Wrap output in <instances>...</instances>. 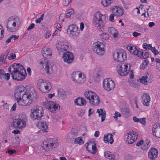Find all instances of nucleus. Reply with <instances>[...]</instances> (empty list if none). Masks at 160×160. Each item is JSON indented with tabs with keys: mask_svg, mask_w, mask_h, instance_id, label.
I'll return each instance as SVG.
<instances>
[{
	"mask_svg": "<svg viewBox=\"0 0 160 160\" xmlns=\"http://www.w3.org/2000/svg\"><path fill=\"white\" fill-rule=\"evenodd\" d=\"M16 57V55L15 53H11L9 55L8 57V59L11 60H12L15 59Z\"/></svg>",
	"mask_w": 160,
	"mask_h": 160,
	"instance_id": "obj_51",
	"label": "nucleus"
},
{
	"mask_svg": "<svg viewBox=\"0 0 160 160\" xmlns=\"http://www.w3.org/2000/svg\"><path fill=\"white\" fill-rule=\"evenodd\" d=\"M153 135L157 138H160V131L158 130H153Z\"/></svg>",
	"mask_w": 160,
	"mask_h": 160,
	"instance_id": "obj_46",
	"label": "nucleus"
},
{
	"mask_svg": "<svg viewBox=\"0 0 160 160\" xmlns=\"http://www.w3.org/2000/svg\"><path fill=\"white\" fill-rule=\"evenodd\" d=\"M149 62L147 59H145L142 61V63L140 66V68L141 69H144L146 68L148 66Z\"/></svg>",
	"mask_w": 160,
	"mask_h": 160,
	"instance_id": "obj_38",
	"label": "nucleus"
},
{
	"mask_svg": "<svg viewBox=\"0 0 160 160\" xmlns=\"http://www.w3.org/2000/svg\"><path fill=\"white\" fill-rule=\"evenodd\" d=\"M148 76H143L140 79V82L144 84L145 85H146L148 84V81L147 79L148 78Z\"/></svg>",
	"mask_w": 160,
	"mask_h": 160,
	"instance_id": "obj_43",
	"label": "nucleus"
},
{
	"mask_svg": "<svg viewBox=\"0 0 160 160\" xmlns=\"http://www.w3.org/2000/svg\"><path fill=\"white\" fill-rule=\"evenodd\" d=\"M103 84L104 89L108 91L113 89L115 86L114 82L110 78L104 79L103 81Z\"/></svg>",
	"mask_w": 160,
	"mask_h": 160,
	"instance_id": "obj_14",
	"label": "nucleus"
},
{
	"mask_svg": "<svg viewBox=\"0 0 160 160\" xmlns=\"http://www.w3.org/2000/svg\"><path fill=\"white\" fill-rule=\"evenodd\" d=\"M30 116L34 120H40L44 115L42 108L38 106H34L31 109Z\"/></svg>",
	"mask_w": 160,
	"mask_h": 160,
	"instance_id": "obj_6",
	"label": "nucleus"
},
{
	"mask_svg": "<svg viewBox=\"0 0 160 160\" xmlns=\"http://www.w3.org/2000/svg\"><path fill=\"white\" fill-rule=\"evenodd\" d=\"M113 135L111 133L105 134L103 138V140L105 143L108 142L110 144H112L113 142Z\"/></svg>",
	"mask_w": 160,
	"mask_h": 160,
	"instance_id": "obj_25",
	"label": "nucleus"
},
{
	"mask_svg": "<svg viewBox=\"0 0 160 160\" xmlns=\"http://www.w3.org/2000/svg\"><path fill=\"white\" fill-rule=\"evenodd\" d=\"M74 103L77 106H84L86 105V102L84 98L79 97L75 99Z\"/></svg>",
	"mask_w": 160,
	"mask_h": 160,
	"instance_id": "obj_26",
	"label": "nucleus"
},
{
	"mask_svg": "<svg viewBox=\"0 0 160 160\" xmlns=\"http://www.w3.org/2000/svg\"><path fill=\"white\" fill-rule=\"evenodd\" d=\"M112 11L115 16L118 17H121L124 13L122 9L121 8L117 6L113 8Z\"/></svg>",
	"mask_w": 160,
	"mask_h": 160,
	"instance_id": "obj_24",
	"label": "nucleus"
},
{
	"mask_svg": "<svg viewBox=\"0 0 160 160\" xmlns=\"http://www.w3.org/2000/svg\"><path fill=\"white\" fill-rule=\"evenodd\" d=\"M106 18V16L100 13L99 12H96L94 15L93 19V23L97 29L99 31H102L105 23L104 21Z\"/></svg>",
	"mask_w": 160,
	"mask_h": 160,
	"instance_id": "obj_2",
	"label": "nucleus"
},
{
	"mask_svg": "<svg viewBox=\"0 0 160 160\" xmlns=\"http://www.w3.org/2000/svg\"><path fill=\"white\" fill-rule=\"evenodd\" d=\"M38 88L43 92H48L52 88L50 82L46 80L40 79L38 81Z\"/></svg>",
	"mask_w": 160,
	"mask_h": 160,
	"instance_id": "obj_7",
	"label": "nucleus"
},
{
	"mask_svg": "<svg viewBox=\"0 0 160 160\" xmlns=\"http://www.w3.org/2000/svg\"><path fill=\"white\" fill-rule=\"evenodd\" d=\"M152 46V45L151 44H148L146 43H144L142 45L143 48L146 50H150Z\"/></svg>",
	"mask_w": 160,
	"mask_h": 160,
	"instance_id": "obj_47",
	"label": "nucleus"
},
{
	"mask_svg": "<svg viewBox=\"0 0 160 160\" xmlns=\"http://www.w3.org/2000/svg\"><path fill=\"white\" fill-rule=\"evenodd\" d=\"M158 152L157 149L155 148H152L148 153V157L152 160L155 159L157 157Z\"/></svg>",
	"mask_w": 160,
	"mask_h": 160,
	"instance_id": "obj_23",
	"label": "nucleus"
},
{
	"mask_svg": "<svg viewBox=\"0 0 160 160\" xmlns=\"http://www.w3.org/2000/svg\"><path fill=\"white\" fill-rule=\"evenodd\" d=\"M10 51V49H8L5 52V53L3 54V56L6 58L7 57V56L8 54L9 53Z\"/></svg>",
	"mask_w": 160,
	"mask_h": 160,
	"instance_id": "obj_64",
	"label": "nucleus"
},
{
	"mask_svg": "<svg viewBox=\"0 0 160 160\" xmlns=\"http://www.w3.org/2000/svg\"><path fill=\"white\" fill-rule=\"evenodd\" d=\"M80 76H79V80L78 81V83H82L86 80L85 76L82 73L80 72Z\"/></svg>",
	"mask_w": 160,
	"mask_h": 160,
	"instance_id": "obj_40",
	"label": "nucleus"
},
{
	"mask_svg": "<svg viewBox=\"0 0 160 160\" xmlns=\"http://www.w3.org/2000/svg\"><path fill=\"white\" fill-rule=\"evenodd\" d=\"M144 141L143 140H141L139 142H138L136 146L138 147L140 146L143 143Z\"/></svg>",
	"mask_w": 160,
	"mask_h": 160,
	"instance_id": "obj_59",
	"label": "nucleus"
},
{
	"mask_svg": "<svg viewBox=\"0 0 160 160\" xmlns=\"http://www.w3.org/2000/svg\"><path fill=\"white\" fill-rule=\"evenodd\" d=\"M142 100L144 105L146 106H149V103L150 101V98L149 95L144 93L142 96Z\"/></svg>",
	"mask_w": 160,
	"mask_h": 160,
	"instance_id": "obj_30",
	"label": "nucleus"
},
{
	"mask_svg": "<svg viewBox=\"0 0 160 160\" xmlns=\"http://www.w3.org/2000/svg\"><path fill=\"white\" fill-rule=\"evenodd\" d=\"M106 115V112L104 110V112H101L100 114H99V116L101 115V122H103L105 120V118L106 117L105 116Z\"/></svg>",
	"mask_w": 160,
	"mask_h": 160,
	"instance_id": "obj_49",
	"label": "nucleus"
},
{
	"mask_svg": "<svg viewBox=\"0 0 160 160\" xmlns=\"http://www.w3.org/2000/svg\"><path fill=\"white\" fill-rule=\"evenodd\" d=\"M104 156L111 160H114L115 158V156L111 152L108 151L105 152Z\"/></svg>",
	"mask_w": 160,
	"mask_h": 160,
	"instance_id": "obj_37",
	"label": "nucleus"
},
{
	"mask_svg": "<svg viewBox=\"0 0 160 160\" xmlns=\"http://www.w3.org/2000/svg\"><path fill=\"white\" fill-rule=\"evenodd\" d=\"M38 123L37 126L39 129L45 132L48 131V127L46 122H42L40 123V122H38Z\"/></svg>",
	"mask_w": 160,
	"mask_h": 160,
	"instance_id": "obj_29",
	"label": "nucleus"
},
{
	"mask_svg": "<svg viewBox=\"0 0 160 160\" xmlns=\"http://www.w3.org/2000/svg\"><path fill=\"white\" fill-rule=\"evenodd\" d=\"M74 13V10L73 9L71 8L67 10L66 12V17L67 18H69Z\"/></svg>",
	"mask_w": 160,
	"mask_h": 160,
	"instance_id": "obj_41",
	"label": "nucleus"
},
{
	"mask_svg": "<svg viewBox=\"0 0 160 160\" xmlns=\"http://www.w3.org/2000/svg\"><path fill=\"white\" fill-rule=\"evenodd\" d=\"M141 34L139 33H138L136 32H134L132 33V35L134 37H137L139 36H140Z\"/></svg>",
	"mask_w": 160,
	"mask_h": 160,
	"instance_id": "obj_57",
	"label": "nucleus"
},
{
	"mask_svg": "<svg viewBox=\"0 0 160 160\" xmlns=\"http://www.w3.org/2000/svg\"><path fill=\"white\" fill-rule=\"evenodd\" d=\"M121 116V115L120 113L117 112H116L114 114V116H113V118L116 120H117L118 117H120Z\"/></svg>",
	"mask_w": 160,
	"mask_h": 160,
	"instance_id": "obj_52",
	"label": "nucleus"
},
{
	"mask_svg": "<svg viewBox=\"0 0 160 160\" xmlns=\"http://www.w3.org/2000/svg\"><path fill=\"white\" fill-rule=\"evenodd\" d=\"M62 58L64 62L68 64L71 63L74 59L73 53L67 51L63 53Z\"/></svg>",
	"mask_w": 160,
	"mask_h": 160,
	"instance_id": "obj_17",
	"label": "nucleus"
},
{
	"mask_svg": "<svg viewBox=\"0 0 160 160\" xmlns=\"http://www.w3.org/2000/svg\"><path fill=\"white\" fill-rule=\"evenodd\" d=\"M123 114L126 115V117H127L129 114V110L127 108H124L121 110Z\"/></svg>",
	"mask_w": 160,
	"mask_h": 160,
	"instance_id": "obj_44",
	"label": "nucleus"
},
{
	"mask_svg": "<svg viewBox=\"0 0 160 160\" xmlns=\"http://www.w3.org/2000/svg\"><path fill=\"white\" fill-rule=\"evenodd\" d=\"M20 21L19 18L18 17L12 16L10 17L6 23L7 30L12 32L16 31V27L19 24Z\"/></svg>",
	"mask_w": 160,
	"mask_h": 160,
	"instance_id": "obj_4",
	"label": "nucleus"
},
{
	"mask_svg": "<svg viewBox=\"0 0 160 160\" xmlns=\"http://www.w3.org/2000/svg\"><path fill=\"white\" fill-rule=\"evenodd\" d=\"M89 102L90 104L92 106H97L98 105L100 102V100L97 94L94 96V98L92 99H91L89 101Z\"/></svg>",
	"mask_w": 160,
	"mask_h": 160,
	"instance_id": "obj_27",
	"label": "nucleus"
},
{
	"mask_svg": "<svg viewBox=\"0 0 160 160\" xmlns=\"http://www.w3.org/2000/svg\"><path fill=\"white\" fill-rule=\"evenodd\" d=\"M100 38L104 40H107L109 39V35L106 33H103L99 35Z\"/></svg>",
	"mask_w": 160,
	"mask_h": 160,
	"instance_id": "obj_42",
	"label": "nucleus"
},
{
	"mask_svg": "<svg viewBox=\"0 0 160 160\" xmlns=\"http://www.w3.org/2000/svg\"><path fill=\"white\" fill-rule=\"evenodd\" d=\"M84 112L82 110L79 111L78 112V116L82 117L83 116Z\"/></svg>",
	"mask_w": 160,
	"mask_h": 160,
	"instance_id": "obj_61",
	"label": "nucleus"
},
{
	"mask_svg": "<svg viewBox=\"0 0 160 160\" xmlns=\"http://www.w3.org/2000/svg\"><path fill=\"white\" fill-rule=\"evenodd\" d=\"M150 142L148 140L146 141L145 142L144 144L143 147L142 148L143 150L147 149L150 146L149 145V143Z\"/></svg>",
	"mask_w": 160,
	"mask_h": 160,
	"instance_id": "obj_48",
	"label": "nucleus"
},
{
	"mask_svg": "<svg viewBox=\"0 0 160 160\" xmlns=\"http://www.w3.org/2000/svg\"><path fill=\"white\" fill-rule=\"evenodd\" d=\"M14 96L19 105L26 106L30 105L36 99L37 95L35 91L27 90L23 86H19L15 89Z\"/></svg>",
	"mask_w": 160,
	"mask_h": 160,
	"instance_id": "obj_1",
	"label": "nucleus"
},
{
	"mask_svg": "<svg viewBox=\"0 0 160 160\" xmlns=\"http://www.w3.org/2000/svg\"><path fill=\"white\" fill-rule=\"evenodd\" d=\"M153 130H158L160 131V126H158L157 125H154L153 126Z\"/></svg>",
	"mask_w": 160,
	"mask_h": 160,
	"instance_id": "obj_58",
	"label": "nucleus"
},
{
	"mask_svg": "<svg viewBox=\"0 0 160 160\" xmlns=\"http://www.w3.org/2000/svg\"><path fill=\"white\" fill-rule=\"evenodd\" d=\"M10 37L12 39L13 38V40L14 41H15L16 39H18L19 38L18 36H16L14 35H11Z\"/></svg>",
	"mask_w": 160,
	"mask_h": 160,
	"instance_id": "obj_63",
	"label": "nucleus"
},
{
	"mask_svg": "<svg viewBox=\"0 0 160 160\" xmlns=\"http://www.w3.org/2000/svg\"><path fill=\"white\" fill-rule=\"evenodd\" d=\"M104 45L102 43L98 42L95 43L93 47V51L97 54L100 55H102L105 52V50L104 48Z\"/></svg>",
	"mask_w": 160,
	"mask_h": 160,
	"instance_id": "obj_13",
	"label": "nucleus"
},
{
	"mask_svg": "<svg viewBox=\"0 0 160 160\" xmlns=\"http://www.w3.org/2000/svg\"><path fill=\"white\" fill-rule=\"evenodd\" d=\"M133 131H132V133L131 132H130L128 133V136L127 138L126 142L128 144H132L138 138V134L137 133L134 134V132L133 133Z\"/></svg>",
	"mask_w": 160,
	"mask_h": 160,
	"instance_id": "obj_21",
	"label": "nucleus"
},
{
	"mask_svg": "<svg viewBox=\"0 0 160 160\" xmlns=\"http://www.w3.org/2000/svg\"><path fill=\"white\" fill-rule=\"evenodd\" d=\"M67 31L72 36H77L79 34V30L78 27L76 25L72 24L68 27Z\"/></svg>",
	"mask_w": 160,
	"mask_h": 160,
	"instance_id": "obj_19",
	"label": "nucleus"
},
{
	"mask_svg": "<svg viewBox=\"0 0 160 160\" xmlns=\"http://www.w3.org/2000/svg\"><path fill=\"white\" fill-rule=\"evenodd\" d=\"M4 29L0 30V40H2L3 38Z\"/></svg>",
	"mask_w": 160,
	"mask_h": 160,
	"instance_id": "obj_56",
	"label": "nucleus"
},
{
	"mask_svg": "<svg viewBox=\"0 0 160 160\" xmlns=\"http://www.w3.org/2000/svg\"><path fill=\"white\" fill-rule=\"evenodd\" d=\"M58 146V140L55 138H49L43 142L42 147L46 151H52Z\"/></svg>",
	"mask_w": 160,
	"mask_h": 160,
	"instance_id": "obj_5",
	"label": "nucleus"
},
{
	"mask_svg": "<svg viewBox=\"0 0 160 160\" xmlns=\"http://www.w3.org/2000/svg\"><path fill=\"white\" fill-rule=\"evenodd\" d=\"M96 94L91 91H86L84 93V96L86 98L88 99L89 101L91 99H92L94 98V96Z\"/></svg>",
	"mask_w": 160,
	"mask_h": 160,
	"instance_id": "obj_33",
	"label": "nucleus"
},
{
	"mask_svg": "<svg viewBox=\"0 0 160 160\" xmlns=\"http://www.w3.org/2000/svg\"><path fill=\"white\" fill-rule=\"evenodd\" d=\"M43 68L48 74H49L52 72V68L53 64L50 61H47L43 63Z\"/></svg>",
	"mask_w": 160,
	"mask_h": 160,
	"instance_id": "obj_20",
	"label": "nucleus"
},
{
	"mask_svg": "<svg viewBox=\"0 0 160 160\" xmlns=\"http://www.w3.org/2000/svg\"><path fill=\"white\" fill-rule=\"evenodd\" d=\"M9 72H17L24 73L25 74L26 73V71L24 69L23 66L20 63H14L11 65L8 68Z\"/></svg>",
	"mask_w": 160,
	"mask_h": 160,
	"instance_id": "obj_12",
	"label": "nucleus"
},
{
	"mask_svg": "<svg viewBox=\"0 0 160 160\" xmlns=\"http://www.w3.org/2000/svg\"><path fill=\"white\" fill-rule=\"evenodd\" d=\"M16 104L15 103L12 107V108L10 109V111H14L16 110Z\"/></svg>",
	"mask_w": 160,
	"mask_h": 160,
	"instance_id": "obj_62",
	"label": "nucleus"
},
{
	"mask_svg": "<svg viewBox=\"0 0 160 160\" xmlns=\"http://www.w3.org/2000/svg\"><path fill=\"white\" fill-rule=\"evenodd\" d=\"M72 0H64L63 2V4L64 6H67Z\"/></svg>",
	"mask_w": 160,
	"mask_h": 160,
	"instance_id": "obj_53",
	"label": "nucleus"
},
{
	"mask_svg": "<svg viewBox=\"0 0 160 160\" xmlns=\"http://www.w3.org/2000/svg\"><path fill=\"white\" fill-rule=\"evenodd\" d=\"M139 122H140L143 125L145 124L146 122L145 118H143L139 119Z\"/></svg>",
	"mask_w": 160,
	"mask_h": 160,
	"instance_id": "obj_55",
	"label": "nucleus"
},
{
	"mask_svg": "<svg viewBox=\"0 0 160 160\" xmlns=\"http://www.w3.org/2000/svg\"><path fill=\"white\" fill-rule=\"evenodd\" d=\"M44 16V14H42L39 18L35 20L36 23H40L41 22V21L43 20Z\"/></svg>",
	"mask_w": 160,
	"mask_h": 160,
	"instance_id": "obj_50",
	"label": "nucleus"
},
{
	"mask_svg": "<svg viewBox=\"0 0 160 160\" xmlns=\"http://www.w3.org/2000/svg\"><path fill=\"white\" fill-rule=\"evenodd\" d=\"M11 75L13 79L17 81H22L25 79L27 74L17 72H11Z\"/></svg>",
	"mask_w": 160,
	"mask_h": 160,
	"instance_id": "obj_16",
	"label": "nucleus"
},
{
	"mask_svg": "<svg viewBox=\"0 0 160 160\" xmlns=\"http://www.w3.org/2000/svg\"><path fill=\"white\" fill-rule=\"evenodd\" d=\"M87 150L90 153L94 154L97 151L96 144L94 142H87L86 144Z\"/></svg>",
	"mask_w": 160,
	"mask_h": 160,
	"instance_id": "obj_18",
	"label": "nucleus"
},
{
	"mask_svg": "<svg viewBox=\"0 0 160 160\" xmlns=\"http://www.w3.org/2000/svg\"><path fill=\"white\" fill-rule=\"evenodd\" d=\"M10 78V74L9 73H5L4 71L2 69H0V78L2 79L4 78L5 79L8 81Z\"/></svg>",
	"mask_w": 160,
	"mask_h": 160,
	"instance_id": "obj_32",
	"label": "nucleus"
},
{
	"mask_svg": "<svg viewBox=\"0 0 160 160\" xmlns=\"http://www.w3.org/2000/svg\"><path fill=\"white\" fill-rule=\"evenodd\" d=\"M80 72L78 71L74 72L72 74V79L73 81L77 83H78L79 76H80Z\"/></svg>",
	"mask_w": 160,
	"mask_h": 160,
	"instance_id": "obj_35",
	"label": "nucleus"
},
{
	"mask_svg": "<svg viewBox=\"0 0 160 160\" xmlns=\"http://www.w3.org/2000/svg\"><path fill=\"white\" fill-rule=\"evenodd\" d=\"M12 145L13 147H16L18 146L19 144L20 140L19 137L16 138L12 137L10 138Z\"/></svg>",
	"mask_w": 160,
	"mask_h": 160,
	"instance_id": "obj_31",
	"label": "nucleus"
},
{
	"mask_svg": "<svg viewBox=\"0 0 160 160\" xmlns=\"http://www.w3.org/2000/svg\"><path fill=\"white\" fill-rule=\"evenodd\" d=\"M108 32L113 35L114 38H116L118 37V32L114 28L112 27L109 28L108 29Z\"/></svg>",
	"mask_w": 160,
	"mask_h": 160,
	"instance_id": "obj_36",
	"label": "nucleus"
},
{
	"mask_svg": "<svg viewBox=\"0 0 160 160\" xmlns=\"http://www.w3.org/2000/svg\"><path fill=\"white\" fill-rule=\"evenodd\" d=\"M44 105L49 111L52 112H54L57 110H59L60 108L58 104L52 101H46L44 102Z\"/></svg>",
	"mask_w": 160,
	"mask_h": 160,
	"instance_id": "obj_11",
	"label": "nucleus"
},
{
	"mask_svg": "<svg viewBox=\"0 0 160 160\" xmlns=\"http://www.w3.org/2000/svg\"><path fill=\"white\" fill-rule=\"evenodd\" d=\"M115 15L114 14H111L109 16V20L112 22H114L115 21L114 20V16Z\"/></svg>",
	"mask_w": 160,
	"mask_h": 160,
	"instance_id": "obj_54",
	"label": "nucleus"
},
{
	"mask_svg": "<svg viewBox=\"0 0 160 160\" xmlns=\"http://www.w3.org/2000/svg\"><path fill=\"white\" fill-rule=\"evenodd\" d=\"M58 97L61 99H64L66 97V95L65 94V91L63 89L59 88L58 90Z\"/></svg>",
	"mask_w": 160,
	"mask_h": 160,
	"instance_id": "obj_34",
	"label": "nucleus"
},
{
	"mask_svg": "<svg viewBox=\"0 0 160 160\" xmlns=\"http://www.w3.org/2000/svg\"><path fill=\"white\" fill-rule=\"evenodd\" d=\"M56 46L58 52L60 54H63L65 51L70 49L71 48L69 42L62 41L58 42Z\"/></svg>",
	"mask_w": 160,
	"mask_h": 160,
	"instance_id": "obj_9",
	"label": "nucleus"
},
{
	"mask_svg": "<svg viewBox=\"0 0 160 160\" xmlns=\"http://www.w3.org/2000/svg\"><path fill=\"white\" fill-rule=\"evenodd\" d=\"M118 72L121 76L126 75L128 73L129 68H128V64H120L117 66Z\"/></svg>",
	"mask_w": 160,
	"mask_h": 160,
	"instance_id": "obj_15",
	"label": "nucleus"
},
{
	"mask_svg": "<svg viewBox=\"0 0 160 160\" xmlns=\"http://www.w3.org/2000/svg\"><path fill=\"white\" fill-rule=\"evenodd\" d=\"M101 69L99 68H96L94 71V79L96 81L99 82L100 81V73Z\"/></svg>",
	"mask_w": 160,
	"mask_h": 160,
	"instance_id": "obj_28",
	"label": "nucleus"
},
{
	"mask_svg": "<svg viewBox=\"0 0 160 160\" xmlns=\"http://www.w3.org/2000/svg\"><path fill=\"white\" fill-rule=\"evenodd\" d=\"M74 142V143H78L79 144H82L84 143L82 138H81L80 137L76 138L75 139Z\"/></svg>",
	"mask_w": 160,
	"mask_h": 160,
	"instance_id": "obj_45",
	"label": "nucleus"
},
{
	"mask_svg": "<svg viewBox=\"0 0 160 160\" xmlns=\"http://www.w3.org/2000/svg\"><path fill=\"white\" fill-rule=\"evenodd\" d=\"M128 50L130 51L132 55L138 56L141 58H146L149 56L148 52H143V50L137 48L133 46H129L128 47Z\"/></svg>",
	"mask_w": 160,
	"mask_h": 160,
	"instance_id": "obj_8",
	"label": "nucleus"
},
{
	"mask_svg": "<svg viewBox=\"0 0 160 160\" xmlns=\"http://www.w3.org/2000/svg\"><path fill=\"white\" fill-rule=\"evenodd\" d=\"M35 25L34 23H31L27 28L28 30H29L33 28L34 27Z\"/></svg>",
	"mask_w": 160,
	"mask_h": 160,
	"instance_id": "obj_60",
	"label": "nucleus"
},
{
	"mask_svg": "<svg viewBox=\"0 0 160 160\" xmlns=\"http://www.w3.org/2000/svg\"><path fill=\"white\" fill-rule=\"evenodd\" d=\"M113 1V0H102L101 3L104 7H107L109 6Z\"/></svg>",
	"mask_w": 160,
	"mask_h": 160,
	"instance_id": "obj_39",
	"label": "nucleus"
},
{
	"mask_svg": "<svg viewBox=\"0 0 160 160\" xmlns=\"http://www.w3.org/2000/svg\"><path fill=\"white\" fill-rule=\"evenodd\" d=\"M42 52L45 58H49L52 55V50L51 48L44 47L42 49Z\"/></svg>",
	"mask_w": 160,
	"mask_h": 160,
	"instance_id": "obj_22",
	"label": "nucleus"
},
{
	"mask_svg": "<svg viewBox=\"0 0 160 160\" xmlns=\"http://www.w3.org/2000/svg\"><path fill=\"white\" fill-rule=\"evenodd\" d=\"M27 121L25 114H21L19 115L18 118L15 119L13 120L11 125L14 128L22 129L26 127Z\"/></svg>",
	"mask_w": 160,
	"mask_h": 160,
	"instance_id": "obj_3",
	"label": "nucleus"
},
{
	"mask_svg": "<svg viewBox=\"0 0 160 160\" xmlns=\"http://www.w3.org/2000/svg\"><path fill=\"white\" fill-rule=\"evenodd\" d=\"M113 58L115 61L122 62L127 58V54L123 49H118L113 54Z\"/></svg>",
	"mask_w": 160,
	"mask_h": 160,
	"instance_id": "obj_10",
	"label": "nucleus"
}]
</instances>
